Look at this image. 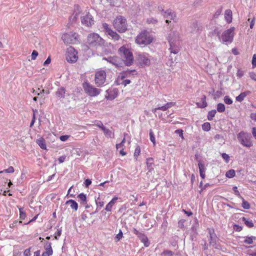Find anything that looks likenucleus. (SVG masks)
Masks as SVG:
<instances>
[{
    "label": "nucleus",
    "mask_w": 256,
    "mask_h": 256,
    "mask_svg": "<svg viewBox=\"0 0 256 256\" xmlns=\"http://www.w3.org/2000/svg\"><path fill=\"white\" fill-rule=\"evenodd\" d=\"M168 40L170 44L169 50L171 53L178 54L180 48L178 33L176 31L171 30L168 36Z\"/></svg>",
    "instance_id": "1"
},
{
    "label": "nucleus",
    "mask_w": 256,
    "mask_h": 256,
    "mask_svg": "<svg viewBox=\"0 0 256 256\" xmlns=\"http://www.w3.org/2000/svg\"><path fill=\"white\" fill-rule=\"evenodd\" d=\"M118 52L126 66H129L132 64L134 58L129 48L124 45L118 48Z\"/></svg>",
    "instance_id": "2"
},
{
    "label": "nucleus",
    "mask_w": 256,
    "mask_h": 256,
    "mask_svg": "<svg viewBox=\"0 0 256 256\" xmlns=\"http://www.w3.org/2000/svg\"><path fill=\"white\" fill-rule=\"evenodd\" d=\"M152 40V37L146 30H142L136 38V42L142 46L150 44Z\"/></svg>",
    "instance_id": "3"
},
{
    "label": "nucleus",
    "mask_w": 256,
    "mask_h": 256,
    "mask_svg": "<svg viewBox=\"0 0 256 256\" xmlns=\"http://www.w3.org/2000/svg\"><path fill=\"white\" fill-rule=\"evenodd\" d=\"M234 28L232 27L224 31L222 36H220V32L215 29L214 32L216 34L220 40L222 39L223 42L231 43L233 41L234 36Z\"/></svg>",
    "instance_id": "4"
},
{
    "label": "nucleus",
    "mask_w": 256,
    "mask_h": 256,
    "mask_svg": "<svg viewBox=\"0 0 256 256\" xmlns=\"http://www.w3.org/2000/svg\"><path fill=\"white\" fill-rule=\"evenodd\" d=\"M150 57L147 53H138L136 56V62L141 68L149 66L150 64Z\"/></svg>",
    "instance_id": "5"
},
{
    "label": "nucleus",
    "mask_w": 256,
    "mask_h": 256,
    "mask_svg": "<svg viewBox=\"0 0 256 256\" xmlns=\"http://www.w3.org/2000/svg\"><path fill=\"white\" fill-rule=\"evenodd\" d=\"M158 9L164 18H166V22L168 24L171 22V21L168 19L174 20L176 17V14L172 9L168 8L165 10L164 6L162 5L159 6Z\"/></svg>",
    "instance_id": "6"
},
{
    "label": "nucleus",
    "mask_w": 256,
    "mask_h": 256,
    "mask_svg": "<svg viewBox=\"0 0 256 256\" xmlns=\"http://www.w3.org/2000/svg\"><path fill=\"white\" fill-rule=\"evenodd\" d=\"M126 19L122 16H120L114 20V28L120 32H124L127 30Z\"/></svg>",
    "instance_id": "7"
},
{
    "label": "nucleus",
    "mask_w": 256,
    "mask_h": 256,
    "mask_svg": "<svg viewBox=\"0 0 256 256\" xmlns=\"http://www.w3.org/2000/svg\"><path fill=\"white\" fill-rule=\"evenodd\" d=\"M87 42L90 46H100L104 44V40L96 33L90 34L87 38Z\"/></svg>",
    "instance_id": "8"
},
{
    "label": "nucleus",
    "mask_w": 256,
    "mask_h": 256,
    "mask_svg": "<svg viewBox=\"0 0 256 256\" xmlns=\"http://www.w3.org/2000/svg\"><path fill=\"white\" fill-rule=\"evenodd\" d=\"M251 136L250 134L240 132L238 134V139L239 142L244 146L250 148L252 146V142L250 140Z\"/></svg>",
    "instance_id": "9"
},
{
    "label": "nucleus",
    "mask_w": 256,
    "mask_h": 256,
    "mask_svg": "<svg viewBox=\"0 0 256 256\" xmlns=\"http://www.w3.org/2000/svg\"><path fill=\"white\" fill-rule=\"evenodd\" d=\"M82 86L86 93L90 96H97L100 94L102 90L100 89L94 87L88 82H84Z\"/></svg>",
    "instance_id": "10"
},
{
    "label": "nucleus",
    "mask_w": 256,
    "mask_h": 256,
    "mask_svg": "<svg viewBox=\"0 0 256 256\" xmlns=\"http://www.w3.org/2000/svg\"><path fill=\"white\" fill-rule=\"evenodd\" d=\"M78 34L76 32H70L65 33L62 36V39L66 44H73L76 42Z\"/></svg>",
    "instance_id": "11"
},
{
    "label": "nucleus",
    "mask_w": 256,
    "mask_h": 256,
    "mask_svg": "<svg viewBox=\"0 0 256 256\" xmlns=\"http://www.w3.org/2000/svg\"><path fill=\"white\" fill-rule=\"evenodd\" d=\"M106 72L104 70H101L96 72L94 81L97 86L100 87L104 85L106 80Z\"/></svg>",
    "instance_id": "12"
},
{
    "label": "nucleus",
    "mask_w": 256,
    "mask_h": 256,
    "mask_svg": "<svg viewBox=\"0 0 256 256\" xmlns=\"http://www.w3.org/2000/svg\"><path fill=\"white\" fill-rule=\"evenodd\" d=\"M78 58L77 52L76 50L72 47L68 48L66 54V60L69 62L74 63L77 61Z\"/></svg>",
    "instance_id": "13"
},
{
    "label": "nucleus",
    "mask_w": 256,
    "mask_h": 256,
    "mask_svg": "<svg viewBox=\"0 0 256 256\" xmlns=\"http://www.w3.org/2000/svg\"><path fill=\"white\" fill-rule=\"evenodd\" d=\"M208 234L210 235L208 239L210 244L212 246L215 248H218L217 242L218 240V238L215 234L214 230L208 229Z\"/></svg>",
    "instance_id": "14"
},
{
    "label": "nucleus",
    "mask_w": 256,
    "mask_h": 256,
    "mask_svg": "<svg viewBox=\"0 0 256 256\" xmlns=\"http://www.w3.org/2000/svg\"><path fill=\"white\" fill-rule=\"evenodd\" d=\"M81 22L83 25L86 26H91L94 24V20L92 16L88 12L86 16H81Z\"/></svg>",
    "instance_id": "15"
},
{
    "label": "nucleus",
    "mask_w": 256,
    "mask_h": 256,
    "mask_svg": "<svg viewBox=\"0 0 256 256\" xmlns=\"http://www.w3.org/2000/svg\"><path fill=\"white\" fill-rule=\"evenodd\" d=\"M103 60H106L109 63L112 64L116 68H119L121 66L122 63L120 58L116 56H108V58H103Z\"/></svg>",
    "instance_id": "16"
},
{
    "label": "nucleus",
    "mask_w": 256,
    "mask_h": 256,
    "mask_svg": "<svg viewBox=\"0 0 256 256\" xmlns=\"http://www.w3.org/2000/svg\"><path fill=\"white\" fill-rule=\"evenodd\" d=\"M138 74L136 70H124L120 73L118 78L122 80H124L126 78L129 77L131 75L134 76Z\"/></svg>",
    "instance_id": "17"
},
{
    "label": "nucleus",
    "mask_w": 256,
    "mask_h": 256,
    "mask_svg": "<svg viewBox=\"0 0 256 256\" xmlns=\"http://www.w3.org/2000/svg\"><path fill=\"white\" fill-rule=\"evenodd\" d=\"M118 90L116 88H109L106 90V94L105 98L108 100H112L118 96Z\"/></svg>",
    "instance_id": "18"
},
{
    "label": "nucleus",
    "mask_w": 256,
    "mask_h": 256,
    "mask_svg": "<svg viewBox=\"0 0 256 256\" xmlns=\"http://www.w3.org/2000/svg\"><path fill=\"white\" fill-rule=\"evenodd\" d=\"M81 12L80 8L78 5H74L73 14L69 18L70 22L73 23L78 18V17Z\"/></svg>",
    "instance_id": "19"
},
{
    "label": "nucleus",
    "mask_w": 256,
    "mask_h": 256,
    "mask_svg": "<svg viewBox=\"0 0 256 256\" xmlns=\"http://www.w3.org/2000/svg\"><path fill=\"white\" fill-rule=\"evenodd\" d=\"M137 236L140 240V242L144 244V246L148 247L150 246V242L148 240V239L147 236H146L144 232H141L140 234Z\"/></svg>",
    "instance_id": "20"
},
{
    "label": "nucleus",
    "mask_w": 256,
    "mask_h": 256,
    "mask_svg": "<svg viewBox=\"0 0 256 256\" xmlns=\"http://www.w3.org/2000/svg\"><path fill=\"white\" fill-rule=\"evenodd\" d=\"M174 104L175 103L174 102H167L166 104H165L164 105L162 106H159L158 108L153 109L152 112L154 113H155V112H156V110H162V111H166L168 108H171L172 106H174Z\"/></svg>",
    "instance_id": "21"
},
{
    "label": "nucleus",
    "mask_w": 256,
    "mask_h": 256,
    "mask_svg": "<svg viewBox=\"0 0 256 256\" xmlns=\"http://www.w3.org/2000/svg\"><path fill=\"white\" fill-rule=\"evenodd\" d=\"M66 92V88L62 86L58 88V90L56 92V95L59 99L64 98H65L64 94Z\"/></svg>",
    "instance_id": "22"
},
{
    "label": "nucleus",
    "mask_w": 256,
    "mask_h": 256,
    "mask_svg": "<svg viewBox=\"0 0 256 256\" xmlns=\"http://www.w3.org/2000/svg\"><path fill=\"white\" fill-rule=\"evenodd\" d=\"M118 199L117 196L114 197L112 200L106 204L104 210L107 212H110L112 206L116 203V200Z\"/></svg>",
    "instance_id": "23"
},
{
    "label": "nucleus",
    "mask_w": 256,
    "mask_h": 256,
    "mask_svg": "<svg viewBox=\"0 0 256 256\" xmlns=\"http://www.w3.org/2000/svg\"><path fill=\"white\" fill-rule=\"evenodd\" d=\"M198 166L200 170V176L202 178L204 179L206 177L205 172L206 170L204 164V163H199L198 164Z\"/></svg>",
    "instance_id": "24"
},
{
    "label": "nucleus",
    "mask_w": 256,
    "mask_h": 256,
    "mask_svg": "<svg viewBox=\"0 0 256 256\" xmlns=\"http://www.w3.org/2000/svg\"><path fill=\"white\" fill-rule=\"evenodd\" d=\"M232 12L230 10H227L224 13V18L228 24H230L232 22Z\"/></svg>",
    "instance_id": "25"
},
{
    "label": "nucleus",
    "mask_w": 256,
    "mask_h": 256,
    "mask_svg": "<svg viewBox=\"0 0 256 256\" xmlns=\"http://www.w3.org/2000/svg\"><path fill=\"white\" fill-rule=\"evenodd\" d=\"M250 94V92L249 90L241 92L238 96L236 98V100L238 102H242L244 100V98Z\"/></svg>",
    "instance_id": "26"
},
{
    "label": "nucleus",
    "mask_w": 256,
    "mask_h": 256,
    "mask_svg": "<svg viewBox=\"0 0 256 256\" xmlns=\"http://www.w3.org/2000/svg\"><path fill=\"white\" fill-rule=\"evenodd\" d=\"M196 105L200 108H204L206 107L208 104L206 102V96L205 95H203L201 98V103L198 102L196 103Z\"/></svg>",
    "instance_id": "27"
},
{
    "label": "nucleus",
    "mask_w": 256,
    "mask_h": 256,
    "mask_svg": "<svg viewBox=\"0 0 256 256\" xmlns=\"http://www.w3.org/2000/svg\"><path fill=\"white\" fill-rule=\"evenodd\" d=\"M36 142L42 149L46 150V141L42 137H41L39 139L36 140Z\"/></svg>",
    "instance_id": "28"
},
{
    "label": "nucleus",
    "mask_w": 256,
    "mask_h": 256,
    "mask_svg": "<svg viewBox=\"0 0 256 256\" xmlns=\"http://www.w3.org/2000/svg\"><path fill=\"white\" fill-rule=\"evenodd\" d=\"M45 249V252H44L47 253L49 254L52 255L53 250L52 248V244L50 242H46L44 246Z\"/></svg>",
    "instance_id": "29"
},
{
    "label": "nucleus",
    "mask_w": 256,
    "mask_h": 256,
    "mask_svg": "<svg viewBox=\"0 0 256 256\" xmlns=\"http://www.w3.org/2000/svg\"><path fill=\"white\" fill-rule=\"evenodd\" d=\"M70 204V207L72 209H74V210H77L78 209V203L73 200H67L64 204Z\"/></svg>",
    "instance_id": "30"
},
{
    "label": "nucleus",
    "mask_w": 256,
    "mask_h": 256,
    "mask_svg": "<svg viewBox=\"0 0 256 256\" xmlns=\"http://www.w3.org/2000/svg\"><path fill=\"white\" fill-rule=\"evenodd\" d=\"M146 165L149 172H152L154 170V158H146Z\"/></svg>",
    "instance_id": "31"
},
{
    "label": "nucleus",
    "mask_w": 256,
    "mask_h": 256,
    "mask_svg": "<svg viewBox=\"0 0 256 256\" xmlns=\"http://www.w3.org/2000/svg\"><path fill=\"white\" fill-rule=\"evenodd\" d=\"M244 242L248 244H252L254 240H256V236H246L244 237Z\"/></svg>",
    "instance_id": "32"
},
{
    "label": "nucleus",
    "mask_w": 256,
    "mask_h": 256,
    "mask_svg": "<svg viewBox=\"0 0 256 256\" xmlns=\"http://www.w3.org/2000/svg\"><path fill=\"white\" fill-rule=\"evenodd\" d=\"M78 198L82 204H86V195L84 193H80L78 196Z\"/></svg>",
    "instance_id": "33"
},
{
    "label": "nucleus",
    "mask_w": 256,
    "mask_h": 256,
    "mask_svg": "<svg viewBox=\"0 0 256 256\" xmlns=\"http://www.w3.org/2000/svg\"><path fill=\"white\" fill-rule=\"evenodd\" d=\"M104 130H102L104 133L105 136L107 138H114V134L109 129L106 128H103Z\"/></svg>",
    "instance_id": "34"
},
{
    "label": "nucleus",
    "mask_w": 256,
    "mask_h": 256,
    "mask_svg": "<svg viewBox=\"0 0 256 256\" xmlns=\"http://www.w3.org/2000/svg\"><path fill=\"white\" fill-rule=\"evenodd\" d=\"M216 110H212L208 112L207 118L208 120L210 121L213 120L214 117L216 114Z\"/></svg>",
    "instance_id": "35"
},
{
    "label": "nucleus",
    "mask_w": 256,
    "mask_h": 256,
    "mask_svg": "<svg viewBox=\"0 0 256 256\" xmlns=\"http://www.w3.org/2000/svg\"><path fill=\"white\" fill-rule=\"evenodd\" d=\"M190 28H191V32H194L198 30V23L196 20H194L190 24Z\"/></svg>",
    "instance_id": "36"
},
{
    "label": "nucleus",
    "mask_w": 256,
    "mask_h": 256,
    "mask_svg": "<svg viewBox=\"0 0 256 256\" xmlns=\"http://www.w3.org/2000/svg\"><path fill=\"white\" fill-rule=\"evenodd\" d=\"M242 222H244V224L250 228H252L254 226V224L251 220H248L246 219L245 217H242Z\"/></svg>",
    "instance_id": "37"
},
{
    "label": "nucleus",
    "mask_w": 256,
    "mask_h": 256,
    "mask_svg": "<svg viewBox=\"0 0 256 256\" xmlns=\"http://www.w3.org/2000/svg\"><path fill=\"white\" fill-rule=\"evenodd\" d=\"M108 34L115 40H118L120 38V36L116 32H114L112 30L110 31Z\"/></svg>",
    "instance_id": "38"
},
{
    "label": "nucleus",
    "mask_w": 256,
    "mask_h": 256,
    "mask_svg": "<svg viewBox=\"0 0 256 256\" xmlns=\"http://www.w3.org/2000/svg\"><path fill=\"white\" fill-rule=\"evenodd\" d=\"M226 107L224 104L218 103L217 104L216 110L219 112H223L225 111Z\"/></svg>",
    "instance_id": "39"
},
{
    "label": "nucleus",
    "mask_w": 256,
    "mask_h": 256,
    "mask_svg": "<svg viewBox=\"0 0 256 256\" xmlns=\"http://www.w3.org/2000/svg\"><path fill=\"white\" fill-rule=\"evenodd\" d=\"M236 172L234 170L231 169L226 172V176L227 178H232L235 176Z\"/></svg>",
    "instance_id": "40"
},
{
    "label": "nucleus",
    "mask_w": 256,
    "mask_h": 256,
    "mask_svg": "<svg viewBox=\"0 0 256 256\" xmlns=\"http://www.w3.org/2000/svg\"><path fill=\"white\" fill-rule=\"evenodd\" d=\"M240 198L242 200V207L244 209H246V210L250 209V205L249 203L247 201L245 200L244 198L241 197Z\"/></svg>",
    "instance_id": "41"
},
{
    "label": "nucleus",
    "mask_w": 256,
    "mask_h": 256,
    "mask_svg": "<svg viewBox=\"0 0 256 256\" xmlns=\"http://www.w3.org/2000/svg\"><path fill=\"white\" fill-rule=\"evenodd\" d=\"M210 128H211L210 124L208 122H204L202 125V129L203 130H204L205 132H208L209 130H210Z\"/></svg>",
    "instance_id": "42"
},
{
    "label": "nucleus",
    "mask_w": 256,
    "mask_h": 256,
    "mask_svg": "<svg viewBox=\"0 0 256 256\" xmlns=\"http://www.w3.org/2000/svg\"><path fill=\"white\" fill-rule=\"evenodd\" d=\"M14 172V168L12 166H10V167H8V168L0 171V174H3L4 172L12 174Z\"/></svg>",
    "instance_id": "43"
},
{
    "label": "nucleus",
    "mask_w": 256,
    "mask_h": 256,
    "mask_svg": "<svg viewBox=\"0 0 256 256\" xmlns=\"http://www.w3.org/2000/svg\"><path fill=\"white\" fill-rule=\"evenodd\" d=\"M20 211V220H24L26 218V214L24 210L22 208H19Z\"/></svg>",
    "instance_id": "44"
},
{
    "label": "nucleus",
    "mask_w": 256,
    "mask_h": 256,
    "mask_svg": "<svg viewBox=\"0 0 256 256\" xmlns=\"http://www.w3.org/2000/svg\"><path fill=\"white\" fill-rule=\"evenodd\" d=\"M140 152V148L139 146H137L134 152V158L136 160H137L138 156H139Z\"/></svg>",
    "instance_id": "45"
},
{
    "label": "nucleus",
    "mask_w": 256,
    "mask_h": 256,
    "mask_svg": "<svg viewBox=\"0 0 256 256\" xmlns=\"http://www.w3.org/2000/svg\"><path fill=\"white\" fill-rule=\"evenodd\" d=\"M150 141L154 146L156 144V140L154 132H152V130H150Z\"/></svg>",
    "instance_id": "46"
},
{
    "label": "nucleus",
    "mask_w": 256,
    "mask_h": 256,
    "mask_svg": "<svg viewBox=\"0 0 256 256\" xmlns=\"http://www.w3.org/2000/svg\"><path fill=\"white\" fill-rule=\"evenodd\" d=\"M100 200V195H98L97 199H96V203L98 207L102 208L104 206V202L99 201Z\"/></svg>",
    "instance_id": "47"
},
{
    "label": "nucleus",
    "mask_w": 256,
    "mask_h": 256,
    "mask_svg": "<svg viewBox=\"0 0 256 256\" xmlns=\"http://www.w3.org/2000/svg\"><path fill=\"white\" fill-rule=\"evenodd\" d=\"M174 254L173 252L170 250H166L163 251L162 254L166 256H173Z\"/></svg>",
    "instance_id": "48"
},
{
    "label": "nucleus",
    "mask_w": 256,
    "mask_h": 256,
    "mask_svg": "<svg viewBox=\"0 0 256 256\" xmlns=\"http://www.w3.org/2000/svg\"><path fill=\"white\" fill-rule=\"evenodd\" d=\"M224 102L227 104H232V100L230 98L229 96H226L224 98Z\"/></svg>",
    "instance_id": "49"
},
{
    "label": "nucleus",
    "mask_w": 256,
    "mask_h": 256,
    "mask_svg": "<svg viewBox=\"0 0 256 256\" xmlns=\"http://www.w3.org/2000/svg\"><path fill=\"white\" fill-rule=\"evenodd\" d=\"M102 27L104 29V30L106 31V32L108 34L110 33V31H111L112 30L109 27V26L106 23H104L102 24Z\"/></svg>",
    "instance_id": "50"
},
{
    "label": "nucleus",
    "mask_w": 256,
    "mask_h": 256,
    "mask_svg": "<svg viewBox=\"0 0 256 256\" xmlns=\"http://www.w3.org/2000/svg\"><path fill=\"white\" fill-rule=\"evenodd\" d=\"M37 112V111L33 110V116L31 120L30 124V127L32 128L35 122L36 121V112Z\"/></svg>",
    "instance_id": "51"
},
{
    "label": "nucleus",
    "mask_w": 256,
    "mask_h": 256,
    "mask_svg": "<svg viewBox=\"0 0 256 256\" xmlns=\"http://www.w3.org/2000/svg\"><path fill=\"white\" fill-rule=\"evenodd\" d=\"M222 158L225 160V162L228 163L230 160V156L226 153H222L221 154Z\"/></svg>",
    "instance_id": "52"
},
{
    "label": "nucleus",
    "mask_w": 256,
    "mask_h": 256,
    "mask_svg": "<svg viewBox=\"0 0 256 256\" xmlns=\"http://www.w3.org/2000/svg\"><path fill=\"white\" fill-rule=\"evenodd\" d=\"M232 190L234 192V194L236 196H237L241 198V197H242L240 194V192H238V188L237 186H234L232 188Z\"/></svg>",
    "instance_id": "53"
},
{
    "label": "nucleus",
    "mask_w": 256,
    "mask_h": 256,
    "mask_svg": "<svg viewBox=\"0 0 256 256\" xmlns=\"http://www.w3.org/2000/svg\"><path fill=\"white\" fill-rule=\"evenodd\" d=\"M175 133L178 134L179 136L182 138V139L184 138V134H183V130L182 129H178L175 130Z\"/></svg>",
    "instance_id": "54"
},
{
    "label": "nucleus",
    "mask_w": 256,
    "mask_h": 256,
    "mask_svg": "<svg viewBox=\"0 0 256 256\" xmlns=\"http://www.w3.org/2000/svg\"><path fill=\"white\" fill-rule=\"evenodd\" d=\"M38 52L36 50H34L32 51V55H31L32 60H36V57L38 56Z\"/></svg>",
    "instance_id": "55"
},
{
    "label": "nucleus",
    "mask_w": 256,
    "mask_h": 256,
    "mask_svg": "<svg viewBox=\"0 0 256 256\" xmlns=\"http://www.w3.org/2000/svg\"><path fill=\"white\" fill-rule=\"evenodd\" d=\"M18 224H22V221H20H20H18V220H14V221L13 222V223L10 224V228H14V227L16 226V225Z\"/></svg>",
    "instance_id": "56"
},
{
    "label": "nucleus",
    "mask_w": 256,
    "mask_h": 256,
    "mask_svg": "<svg viewBox=\"0 0 256 256\" xmlns=\"http://www.w3.org/2000/svg\"><path fill=\"white\" fill-rule=\"evenodd\" d=\"M233 228L234 230H235L236 232H240L242 229V226L236 224H234Z\"/></svg>",
    "instance_id": "57"
},
{
    "label": "nucleus",
    "mask_w": 256,
    "mask_h": 256,
    "mask_svg": "<svg viewBox=\"0 0 256 256\" xmlns=\"http://www.w3.org/2000/svg\"><path fill=\"white\" fill-rule=\"evenodd\" d=\"M70 137V135H62L60 136V139L62 142H66Z\"/></svg>",
    "instance_id": "58"
},
{
    "label": "nucleus",
    "mask_w": 256,
    "mask_h": 256,
    "mask_svg": "<svg viewBox=\"0 0 256 256\" xmlns=\"http://www.w3.org/2000/svg\"><path fill=\"white\" fill-rule=\"evenodd\" d=\"M222 12V8H218V10H217L216 11V12L214 13V18H218V16Z\"/></svg>",
    "instance_id": "59"
},
{
    "label": "nucleus",
    "mask_w": 256,
    "mask_h": 256,
    "mask_svg": "<svg viewBox=\"0 0 256 256\" xmlns=\"http://www.w3.org/2000/svg\"><path fill=\"white\" fill-rule=\"evenodd\" d=\"M92 181L90 179L87 178L84 180V184L86 188H88L89 186L91 184Z\"/></svg>",
    "instance_id": "60"
},
{
    "label": "nucleus",
    "mask_w": 256,
    "mask_h": 256,
    "mask_svg": "<svg viewBox=\"0 0 256 256\" xmlns=\"http://www.w3.org/2000/svg\"><path fill=\"white\" fill-rule=\"evenodd\" d=\"M146 22L148 24H155L158 22L157 20L154 19V18H148Z\"/></svg>",
    "instance_id": "61"
},
{
    "label": "nucleus",
    "mask_w": 256,
    "mask_h": 256,
    "mask_svg": "<svg viewBox=\"0 0 256 256\" xmlns=\"http://www.w3.org/2000/svg\"><path fill=\"white\" fill-rule=\"evenodd\" d=\"M125 142H126L125 138H124L123 140H122L121 142L116 144V149H118L119 148H122L124 146V144Z\"/></svg>",
    "instance_id": "62"
},
{
    "label": "nucleus",
    "mask_w": 256,
    "mask_h": 256,
    "mask_svg": "<svg viewBox=\"0 0 256 256\" xmlns=\"http://www.w3.org/2000/svg\"><path fill=\"white\" fill-rule=\"evenodd\" d=\"M62 228H60L58 229V230L56 232V236H54V238H55L56 240H58V237L60 236V235L62 234Z\"/></svg>",
    "instance_id": "63"
},
{
    "label": "nucleus",
    "mask_w": 256,
    "mask_h": 256,
    "mask_svg": "<svg viewBox=\"0 0 256 256\" xmlns=\"http://www.w3.org/2000/svg\"><path fill=\"white\" fill-rule=\"evenodd\" d=\"M252 67L254 68L256 66V54H254L252 56Z\"/></svg>",
    "instance_id": "64"
}]
</instances>
